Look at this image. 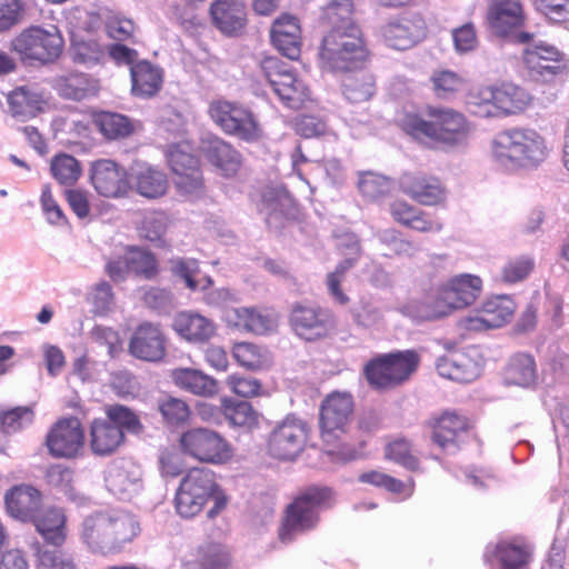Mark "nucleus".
Returning a JSON list of instances; mask_svg holds the SVG:
<instances>
[{
  "instance_id": "nucleus-1",
  "label": "nucleus",
  "mask_w": 569,
  "mask_h": 569,
  "mask_svg": "<svg viewBox=\"0 0 569 569\" xmlns=\"http://www.w3.org/2000/svg\"><path fill=\"white\" fill-rule=\"evenodd\" d=\"M399 127L416 140L449 146L460 143L470 132V122L462 112L433 104H427L421 112H406Z\"/></svg>"
},
{
  "instance_id": "nucleus-2",
  "label": "nucleus",
  "mask_w": 569,
  "mask_h": 569,
  "mask_svg": "<svg viewBox=\"0 0 569 569\" xmlns=\"http://www.w3.org/2000/svg\"><path fill=\"white\" fill-rule=\"evenodd\" d=\"M482 279L471 273H460L438 284L423 299L410 307V313L417 321H435L458 310L472 306L481 296Z\"/></svg>"
},
{
  "instance_id": "nucleus-3",
  "label": "nucleus",
  "mask_w": 569,
  "mask_h": 569,
  "mask_svg": "<svg viewBox=\"0 0 569 569\" xmlns=\"http://www.w3.org/2000/svg\"><path fill=\"white\" fill-rule=\"evenodd\" d=\"M140 533L141 526L136 515L114 510L86 518L81 539L92 552L109 555L123 550Z\"/></svg>"
},
{
  "instance_id": "nucleus-4",
  "label": "nucleus",
  "mask_w": 569,
  "mask_h": 569,
  "mask_svg": "<svg viewBox=\"0 0 569 569\" xmlns=\"http://www.w3.org/2000/svg\"><path fill=\"white\" fill-rule=\"evenodd\" d=\"M213 505L208 510L209 519L216 518L228 506V496L218 483L216 473L204 467H192L180 480L174 495V508L182 518H193L201 513L207 503Z\"/></svg>"
},
{
  "instance_id": "nucleus-5",
  "label": "nucleus",
  "mask_w": 569,
  "mask_h": 569,
  "mask_svg": "<svg viewBox=\"0 0 569 569\" xmlns=\"http://www.w3.org/2000/svg\"><path fill=\"white\" fill-rule=\"evenodd\" d=\"M336 503V491L329 486L311 485L301 489L283 510L278 529L282 543L292 542L298 535L315 530L320 522V510Z\"/></svg>"
},
{
  "instance_id": "nucleus-6",
  "label": "nucleus",
  "mask_w": 569,
  "mask_h": 569,
  "mask_svg": "<svg viewBox=\"0 0 569 569\" xmlns=\"http://www.w3.org/2000/svg\"><path fill=\"white\" fill-rule=\"evenodd\" d=\"M370 58L365 34L357 23L332 27L323 37L319 60L323 69L349 72L358 69Z\"/></svg>"
},
{
  "instance_id": "nucleus-7",
  "label": "nucleus",
  "mask_w": 569,
  "mask_h": 569,
  "mask_svg": "<svg viewBox=\"0 0 569 569\" xmlns=\"http://www.w3.org/2000/svg\"><path fill=\"white\" fill-rule=\"evenodd\" d=\"M104 413L106 418H94L89 425V447L98 457L117 452L124 443L126 431L138 433L142 430L139 417L123 405H108Z\"/></svg>"
},
{
  "instance_id": "nucleus-8",
  "label": "nucleus",
  "mask_w": 569,
  "mask_h": 569,
  "mask_svg": "<svg viewBox=\"0 0 569 569\" xmlns=\"http://www.w3.org/2000/svg\"><path fill=\"white\" fill-rule=\"evenodd\" d=\"M529 92L511 82L481 86L469 93L472 112L485 118H505L523 112L531 104Z\"/></svg>"
},
{
  "instance_id": "nucleus-9",
  "label": "nucleus",
  "mask_w": 569,
  "mask_h": 569,
  "mask_svg": "<svg viewBox=\"0 0 569 569\" xmlns=\"http://www.w3.org/2000/svg\"><path fill=\"white\" fill-rule=\"evenodd\" d=\"M548 152L546 139L532 129L506 130L492 141L493 156L518 167H536L546 160Z\"/></svg>"
},
{
  "instance_id": "nucleus-10",
  "label": "nucleus",
  "mask_w": 569,
  "mask_h": 569,
  "mask_svg": "<svg viewBox=\"0 0 569 569\" xmlns=\"http://www.w3.org/2000/svg\"><path fill=\"white\" fill-rule=\"evenodd\" d=\"M419 365L420 356L416 350L388 352L370 359L363 367V376L372 389L389 391L407 382Z\"/></svg>"
},
{
  "instance_id": "nucleus-11",
  "label": "nucleus",
  "mask_w": 569,
  "mask_h": 569,
  "mask_svg": "<svg viewBox=\"0 0 569 569\" xmlns=\"http://www.w3.org/2000/svg\"><path fill=\"white\" fill-rule=\"evenodd\" d=\"M64 39L57 27L31 26L21 30L10 42V50L22 62L52 63L62 54Z\"/></svg>"
},
{
  "instance_id": "nucleus-12",
  "label": "nucleus",
  "mask_w": 569,
  "mask_h": 569,
  "mask_svg": "<svg viewBox=\"0 0 569 569\" xmlns=\"http://www.w3.org/2000/svg\"><path fill=\"white\" fill-rule=\"evenodd\" d=\"M353 413L355 401L349 392L333 391L322 400L319 410V429L321 441L328 451L331 452L341 447Z\"/></svg>"
},
{
  "instance_id": "nucleus-13",
  "label": "nucleus",
  "mask_w": 569,
  "mask_h": 569,
  "mask_svg": "<svg viewBox=\"0 0 569 569\" xmlns=\"http://www.w3.org/2000/svg\"><path fill=\"white\" fill-rule=\"evenodd\" d=\"M208 114L213 123L226 134L237 137L246 142H254L262 136V128L247 106L226 99L209 103Z\"/></svg>"
},
{
  "instance_id": "nucleus-14",
  "label": "nucleus",
  "mask_w": 569,
  "mask_h": 569,
  "mask_svg": "<svg viewBox=\"0 0 569 569\" xmlns=\"http://www.w3.org/2000/svg\"><path fill=\"white\" fill-rule=\"evenodd\" d=\"M181 453L209 465H222L232 457L229 441L217 430L192 427L183 431L178 440Z\"/></svg>"
},
{
  "instance_id": "nucleus-15",
  "label": "nucleus",
  "mask_w": 569,
  "mask_h": 569,
  "mask_svg": "<svg viewBox=\"0 0 569 569\" xmlns=\"http://www.w3.org/2000/svg\"><path fill=\"white\" fill-rule=\"evenodd\" d=\"M44 447L54 459L74 460L83 456L86 430L76 416L57 419L47 431Z\"/></svg>"
},
{
  "instance_id": "nucleus-16",
  "label": "nucleus",
  "mask_w": 569,
  "mask_h": 569,
  "mask_svg": "<svg viewBox=\"0 0 569 569\" xmlns=\"http://www.w3.org/2000/svg\"><path fill=\"white\" fill-rule=\"evenodd\" d=\"M259 68L280 100L292 109H299L309 98L308 86L277 57H264Z\"/></svg>"
},
{
  "instance_id": "nucleus-17",
  "label": "nucleus",
  "mask_w": 569,
  "mask_h": 569,
  "mask_svg": "<svg viewBox=\"0 0 569 569\" xmlns=\"http://www.w3.org/2000/svg\"><path fill=\"white\" fill-rule=\"evenodd\" d=\"M308 425L297 418L287 417L269 435L268 453L279 460H293L307 443Z\"/></svg>"
},
{
  "instance_id": "nucleus-18",
  "label": "nucleus",
  "mask_w": 569,
  "mask_h": 569,
  "mask_svg": "<svg viewBox=\"0 0 569 569\" xmlns=\"http://www.w3.org/2000/svg\"><path fill=\"white\" fill-rule=\"evenodd\" d=\"M289 322L295 333L306 341L328 338L335 325L332 312L329 309L301 303L292 307Z\"/></svg>"
},
{
  "instance_id": "nucleus-19",
  "label": "nucleus",
  "mask_w": 569,
  "mask_h": 569,
  "mask_svg": "<svg viewBox=\"0 0 569 569\" xmlns=\"http://www.w3.org/2000/svg\"><path fill=\"white\" fill-rule=\"evenodd\" d=\"M428 28L419 12H406L381 27L383 41L396 50H408L426 39Z\"/></svg>"
},
{
  "instance_id": "nucleus-20",
  "label": "nucleus",
  "mask_w": 569,
  "mask_h": 569,
  "mask_svg": "<svg viewBox=\"0 0 569 569\" xmlns=\"http://www.w3.org/2000/svg\"><path fill=\"white\" fill-rule=\"evenodd\" d=\"M129 353L142 361L159 362L167 355V338L161 325L143 321L132 332Z\"/></svg>"
},
{
  "instance_id": "nucleus-21",
  "label": "nucleus",
  "mask_w": 569,
  "mask_h": 569,
  "mask_svg": "<svg viewBox=\"0 0 569 569\" xmlns=\"http://www.w3.org/2000/svg\"><path fill=\"white\" fill-rule=\"evenodd\" d=\"M438 373L457 382H471L480 375L481 355L477 347L455 350L438 359L436 365Z\"/></svg>"
},
{
  "instance_id": "nucleus-22",
  "label": "nucleus",
  "mask_w": 569,
  "mask_h": 569,
  "mask_svg": "<svg viewBox=\"0 0 569 569\" xmlns=\"http://www.w3.org/2000/svg\"><path fill=\"white\" fill-rule=\"evenodd\" d=\"M401 191L415 202L426 207L443 206L447 200V188L435 176L423 172H407L400 178Z\"/></svg>"
},
{
  "instance_id": "nucleus-23",
  "label": "nucleus",
  "mask_w": 569,
  "mask_h": 569,
  "mask_svg": "<svg viewBox=\"0 0 569 569\" xmlns=\"http://www.w3.org/2000/svg\"><path fill=\"white\" fill-rule=\"evenodd\" d=\"M529 76L537 81H551L566 70L563 54L553 46L529 47L522 54Z\"/></svg>"
},
{
  "instance_id": "nucleus-24",
  "label": "nucleus",
  "mask_w": 569,
  "mask_h": 569,
  "mask_svg": "<svg viewBox=\"0 0 569 569\" xmlns=\"http://www.w3.org/2000/svg\"><path fill=\"white\" fill-rule=\"evenodd\" d=\"M90 180L94 190L106 198H122L130 191L126 170L111 159L92 162Z\"/></svg>"
},
{
  "instance_id": "nucleus-25",
  "label": "nucleus",
  "mask_w": 569,
  "mask_h": 569,
  "mask_svg": "<svg viewBox=\"0 0 569 569\" xmlns=\"http://www.w3.org/2000/svg\"><path fill=\"white\" fill-rule=\"evenodd\" d=\"M487 22L491 31L499 37L515 34L526 22L521 0H490Z\"/></svg>"
},
{
  "instance_id": "nucleus-26",
  "label": "nucleus",
  "mask_w": 569,
  "mask_h": 569,
  "mask_svg": "<svg viewBox=\"0 0 569 569\" xmlns=\"http://www.w3.org/2000/svg\"><path fill=\"white\" fill-rule=\"evenodd\" d=\"M200 150L204 160L224 178L236 177L242 168L240 151L220 137L203 140Z\"/></svg>"
},
{
  "instance_id": "nucleus-27",
  "label": "nucleus",
  "mask_w": 569,
  "mask_h": 569,
  "mask_svg": "<svg viewBox=\"0 0 569 569\" xmlns=\"http://www.w3.org/2000/svg\"><path fill=\"white\" fill-rule=\"evenodd\" d=\"M7 513L21 522H29L41 511L42 495L32 486L17 485L4 495Z\"/></svg>"
},
{
  "instance_id": "nucleus-28",
  "label": "nucleus",
  "mask_w": 569,
  "mask_h": 569,
  "mask_svg": "<svg viewBox=\"0 0 569 569\" xmlns=\"http://www.w3.org/2000/svg\"><path fill=\"white\" fill-rule=\"evenodd\" d=\"M389 212L395 222L420 233H438L443 228L429 212L402 199L392 201Z\"/></svg>"
},
{
  "instance_id": "nucleus-29",
  "label": "nucleus",
  "mask_w": 569,
  "mask_h": 569,
  "mask_svg": "<svg viewBox=\"0 0 569 569\" xmlns=\"http://www.w3.org/2000/svg\"><path fill=\"white\" fill-rule=\"evenodd\" d=\"M210 16L214 27L227 36L240 34L247 26L246 6L240 0H214Z\"/></svg>"
},
{
  "instance_id": "nucleus-30",
  "label": "nucleus",
  "mask_w": 569,
  "mask_h": 569,
  "mask_svg": "<svg viewBox=\"0 0 569 569\" xmlns=\"http://www.w3.org/2000/svg\"><path fill=\"white\" fill-rule=\"evenodd\" d=\"M273 46L287 58L296 59L301 51V28L297 17L281 14L271 28Z\"/></svg>"
},
{
  "instance_id": "nucleus-31",
  "label": "nucleus",
  "mask_w": 569,
  "mask_h": 569,
  "mask_svg": "<svg viewBox=\"0 0 569 569\" xmlns=\"http://www.w3.org/2000/svg\"><path fill=\"white\" fill-rule=\"evenodd\" d=\"M172 328L180 338L190 343H204L217 331L211 319L192 311L179 312L173 319Z\"/></svg>"
},
{
  "instance_id": "nucleus-32",
  "label": "nucleus",
  "mask_w": 569,
  "mask_h": 569,
  "mask_svg": "<svg viewBox=\"0 0 569 569\" xmlns=\"http://www.w3.org/2000/svg\"><path fill=\"white\" fill-rule=\"evenodd\" d=\"M432 441L441 449L456 445L460 435L469 429V420L457 411L446 410L429 421Z\"/></svg>"
},
{
  "instance_id": "nucleus-33",
  "label": "nucleus",
  "mask_w": 569,
  "mask_h": 569,
  "mask_svg": "<svg viewBox=\"0 0 569 569\" xmlns=\"http://www.w3.org/2000/svg\"><path fill=\"white\" fill-rule=\"evenodd\" d=\"M53 89L63 98L81 101L96 97L101 87L99 79L83 72H68L54 78Z\"/></svg>"
},
{
  "instance_id": "nucleus-34",
  "label": "nucleus",
  "mask_w": 569,
  "mask_h": 569,
  "mask_svg": "<svg viewBox=\"0 0 569 569\" xmlns=\"http://www.w3.org/2000/svg\"><path fill=\"white\" fill-rule=\"evenodd\" d=\"M176 387L199 397H213L219 392L218 381L193 368H176L170 373Z\"/></svg>"
},
{
  "instance_id": "nucleus-35",
  "label": "nucleus",
  "mask_w": 569,
  "mask_h": 569,
  "mask_svg": "<svg viewBox=\"0 0 569 569\" xmlns=\"http://www.w3.org/2000/svg\"><path fill=\"white\" fill-rule=\"evenodd\" d=\"M131 92L136 97L151 98L156 96L163 81L162 69L148 60H140L130 69Z\"/></svg>"
},
{
  "instance_id": "nucleus-36",
  "label": "nucleus",
  "mask_w": 569,
  "mask_h": 569,
  "mask_svg": "<svg viewBox=\"0 0 569 569\" xmlns=\"http://www.w3.org/2000/svg\"><path fill=\"white\" fill-rule=\"evenodd\" d=\"M37 531L53 547H61L66 541V516L59 508H48L36 513L30 520Z\"/></svg>"
},
{
  "instance_id": "nucleus-37",
  "label": "nucleus",
  "mask_w": 569,
  "mask_h": 569,
  "mask_svg": "<svg viewBox=\"0 0 569 569\" xmlns=\"http://www.w3.org/2000/svg\"><path fill=\"white\" fill-rule=\"evenodd\" d=\"M493 557L500 569H529L532 561V549L519 541H500L496 545Z\"/></svg>"
},
{
  "instance_id": "nucleus-38",
  "label": "nucleus",
  "mask_w": 569,
  "mask_h": 569,
  "mask_svg": "<svg viewBox=\"0 0 569 569\" xmlns=\"http://www.w3.org/2000/svg\"><path fill=\"white\" fill-rule=\"evenodd\" d=\"M229 322L238 329L263 335L270 331L276 321L271 313L257 308L240 307L229 312Z\"/></svg>"
},
{
  "instance_id": "nucleus-39",
  "label": "nucleus",
  "mask_w": 569,
  "mask_h": 569,
  "mask_svg": "<svg viewBox=\"0 0 569 569\" xmlns=\"http://www.w3.org/2000/svg\"><path fill=\"white\" fill-rule=\"evenodd\" d=\"M220 410L227 421L247 431L259 427L260 416L251 403L239 401L230 397H223L220 401Z\"/></svg>"
},
{
  "instance_id": "nucleus-40",
  "label": "nucleus",
  "mask_w": 569,
  "mask_h": 569,
  "mask_svg": "<svg viewBox=\"0 0 569 569\" xmlns=\"http://www.w3.org/2000/svg\"><path fill=\"white\" fill-rule=\"evenodd\" d=\"M376 92V80L368 70L349 71L342 80V93L352 103H362Z\"/></svg>"
},
{
  "instance_id": "nucleus-41",
  "label": "nucleus",
  "mask_w": 569,
  "mask_h": 569,
  "mask_svg": "<svg viewBox=\"0 0 569 569\" xmlns=\"http://www.w3.org/2000/svg\"><path fill=\"white\" fill-rule=\"evenodd\" d=\"M231 558L220 543H207L198 548L193 559L183 562L184 569H229Z\"/></svg>"
},
{
  "instance_id": "nucleus-42",
  "label": "nucleus",
  "mask_w": 569,
  "mask_h": 569,
  "mask_svg": "<svg viewBox=\"0 0 569 569\" xmlns=\"http://www.w3.org/2000/svg\"><path fill=\"white\" fill-rule=\"evenodd\" d=\"M93 124L108 140H118L129 137L133 132V124L123 114L99 111L93 114Z\"/></svg>"
},
{
  "instance_id": "nucleus-43",
  "label": "nucleus",
  "mask_w": 569,
  "mask_h": 569,
  "mask_svg": "<svg viewBox=\"0 0 569 569\" xmlns=\"http://www.w3.org/2000/svg\"><path fill=\"white\" fill-rule=\"evenodd\" d=\"M234 360L242 368L250 371H260L271 365L270 352L252 342H238L232 348Z\"/></svg>"
},
{
  "instance_id": "nucleus-44",
  "label": "nucleus",
  "mask_w": 569,
  "mask_h": 569,
  "mask_svg": "<svg viewBox=\"0 0 569 569\" xmlns=\"http://www.w3.org/2000/svg\"><path fill=\"white\" fill-rule=\"evenodd\" d=\"M8 104L13 117L26 120L41 110V98L27 86H21L8 94Z\"/></svg>"
},
{
  "instance_id": "nucleus-45",
  "label": "nucleus",
  "mask_w": 569,
  "mask_h": 569,
  "mask_svg": "<svg viewBox=\"0 0 569 569\" xmlns=\"http://www.w3.org/2000/svg\"><path fill=\"white\" fill-rule=\"evenodd\" d=\"M480 309L493 329L505 326L511 320L516 311V303L508 295H498L487 298Z\"/></svg>"
},
{
  "instance_id": "nucleus-46",
  "label": "nucleus",
  "mask_w": 569,
  "mask_h": 569,
  "mask_svg": "<svg viewBox=\"0 0 569 569\" xmlns=\"http://www.w3.org/2000/svg\"><path fill=\"white\" fill-rule=\"evenodd\" d=\"M129 262L131 273L144 280H156L160 273L159 261L153 252L138 247L129 246Z\"/></svg>"
},
{
  "instance_id": "nucleus-47",
  "label": "nucleus",
  "mask_w": 569,
  "mask_h": 569,
  "mask_svg": "<svg viewBox=\"0 0 569 569\" xmlns=\"http://www.w3.org/2000/svg\"><path fill=\"white\" fill-rule=\"evenodd\" d=\"M433 94L440 100H450L466 86L465 78L448 69L435 70L430 76Z\"/></svg>"
},
{
  "instance_id": "nucleus-48",
  "label": "nucleus",
  "mask_w": 569,
  "mask_h": 569,
  "mask_svg": "<svg viewBox=\"0 0 569 569\" xmlns=\"http://www.w3.org/2000/svg\"><path fill=\"white\" fill-rule=\"evenodd\" d=\"M136 189L149 199L162 197L168 189L166 174L151 167L141 168L136 174Z\"/></svg>"
},
{
  "instance_id": "nucleus-49",
  "label": "nucleus",
  "mask_w": 569,
  "mask_h": 569,
  "mask_svg": "<svg viewBox=\"0 0 569 569\" xmlns=\"http://www.w3.org/2000/svg\"><path fill=\"white\" fill-rule=\"evenodd\" d=\"M50 171L61 186H73L82 174V167L73 156L58 153L50 161Z\"/></svg>"
},
{
  "instance_id": "nucleus-50",
  "label": "nucleus",
  "mask_w": 569,
  "mask_h": 569,
  "mask_svg": "<svg viewBox=\"0 0 569 569\" xmlns=\"http://www.w3.org/2000/svg\"><path fill=\"white\" fill-rule=\"evenodd\" d=\"M158 410L167 426L179 427L189 422L191 409L189 405L172 396H166L158 400Z\"/></svg>"
},
{
  "instance_id": "nucleus-51",
  "label": "nucleus",
  "mask_w": 569,
  "mask_h": 569,
  "mask_svg": "<svg viewBox=\"0 0 569 569\" xmlns=\"http://www.w3.org/2000/svg\"><path fill=\"white\" fill-rule=\"evenodd\" d=\"M385 457L409 471L416 472L420 469V461L412 453L410 441L405 438H396L390 441L385 448Z\"/></svg>"
},
{
  "instance_id": "nucleus-52",
  "label": "nucleus",
  "mask_w": 569,
  "mask_h": 569,
  "mask_svg": "<svg viewBox=\"0 0 569 569\" xmlns=\"http://www.w3.org/2000/svg\"><path fill=\"white\" fill-rule=\"evenodd\" d=\"M33 419L34 411L30 406H19L2 410L0 411V430L4 435H12L30 426Z\"/></svg>"
},
{
  "instance_id": "nucleus-53",
  "label": "nucleus",
  "mask_w": 569,
  "mask_h": 569,
  "mask_svg": "<svg viewBox=\"0 0 569 569\" xmlns=\"http://www.w3.org/2000/svg\"><path fill=\"white\" fill-rule=\"evenodd\" d=\"M533 268L535 260L530 256L511 257L501 268L500 279L503 283H517L528 278Z\"/></svg>"
},
{
  "instance_id": "nucleus-54",
  "label": "nucleus",
  "mask_w": 569,
  "mask_h": 569,
  "mask_svg": "<svg viewBox=\"0 0 569 569\" xmlns=\"http://www.w3.org/2000/svg\"><path fill=\"white\" fill-rule=\"evenodd\" d=\"M36 557L39 566L43 569H79L72 555L59 547H53L52 549L38 547Z\"/></svg>"
},
{
  "instance_id": "nucleus-55",
  "label": "nucleus",
  "mask_w": 569,
  "mask_h": 569,
  "mask_svg": "<svg viewBox=\"0 0 569 569\" xmlns=\"http://www.w3.org/2000/svg\"><path fill=\"white\" fill-rule=\"evenodd\" d=\"M380 241L387 250L385 256L388 258L411 257L417 251L415 243L396 229L385 231Z\"/></svg>"
},
{
  "instance_id": "nucleus-56",
  "label": "nucleus",
  "mask_w": 569,
  "mask_h": 569,
  "mask_svg": "<svg viewBox=\"0 0 569 569\" xmlns=\"http://www.w3.org/2000/svg\"><path fill=\"white\" fill-rule=\"evenodd\" d=\"M508 375L511 381L516 385H529L536 377L533 358L525 353L516 355L508 366Z\"/></svg>"
},
{
  "instance_id": "nucleus-57",
  "label": "nucleus",
  "mask_w": 569,
  "mask_h": 569,
  "mask_svg": "<svg viewBox=\"0 0 569 569\" xmlns=\"http://www.w3.org/2000/svg\"><path fill=\"white\" fill-rule=\"evenodd\" d=\"M73 478V469L61 463L49 466L44 472L47 486L64 495L72 492Z\"/></svg>"
},
{
  "instance_id": "nucleus-58",
  "label": "nucleus",
  "mask_w": 569,
  "mask_h": 569,
  "mask_svg": "<svg viewBox=\"0 0 569 569\" xmlns=\"http://www.w3.org/2000/svg\"><path fill=\"white\" fill-rule=\"evenodd\" d=\"M358 188L365 198L375 201L389 194L391 183L390 180L383 176L367 172L361 174Z\"/></svg>"
},
{
  "instance_id": "nucleus-59",
  "label": "nucleus",
  "mask_w": 569,
  "mask_h": 569,
  "mask_svg": "<svg viewBox=\"0 0 569 569\" xmlns=\"http://www.w3.org/2000/svg\"><path fill=\"white\" fill-rule=\"evenodd\" d=\"M355 259H346L336 267L335 271L327 276L326 283L328 292L335 302L341 306H345L350 301L349 297L341 289V282L343 281L347 271L355 266Z\"/></svg>"
},
{
  "instance_id": "nucleus-60",
  "label": "nucleus",
  "mask_w": 569,
  "mask_h": 569,
  "mask_svg": "<svg viewBox=\"0 0 569 569\" xmlns=\"http://www.w3.org/2000/svg\"><path fill=\"white\" fill-rule=\"evenodd\" d=\"M173 182L179 193L190 199H200L207 191L202 170H196L191 174L176 176L173 177Z\"/></svg>"
},
{
  "instance_id": "nucleus-61",
  "label": "nucleus",
  "mask_w": 569,
  "mask_h": 569,
  "mask_svg": "<svg viewBox=\"0 0 569 569\" xmlns=\"http://www.w3.org/2000/svg\"><path fill=\"white\" fill-rule=\"evenodd\" d=\"M103 58V48L96 40H81L72 46V59L74 62L94 66L101 63Z\"/></svg>"
},
{
  "instance_id": "nucleus-62",
  "label": "nucleus",
  "mask_w": 569,
  "mask_h": 569,
  "mask_svg": "<svg viewBox=\"0 0 569 569\" xmlns=\"http://www.w3.org/2000/svg\"><path fill=\"white\" fill-rule=\"evenodd\" d=\"M355 6L352 0H332L325 8V17L332 27L356 23L352 19Z\"/></svg>"
},
{
  "instance_id": "nucleus-63",
  "label": "nucleus",
  "mask_w": 569,
  "mask_h": 569,
  "mask_svg": "<svg viewBox=\"0 0 569 569\" xmlns=\"http://www.w3.org/2000/svg\"><path fill=\"white\" fill-rule=\"evenodd\" d=\"M226 385L231 392L242 398L259 397L262 393L260 380L251 377H244L239 373H232L227 377Z\"/></svg>"
},
{
  "instance_id": "nucleus-64",
  "label": "nucleus",
  "mask_w": 569,
  "mask_h": 569,
  "mask_svg": "<svg viewBox=\"0 0 569 569\" xmlns=\"http://www.w3.org/2000/svg\"><path fill=\"white\" fill-rule=\"evenodd\" d=\"M168 161L173 177L182 176L183 173L191 174L194 173L196 170H202L200 160L196 156L179 148L170 150Z\"/></svg>"
}]
</instances>
